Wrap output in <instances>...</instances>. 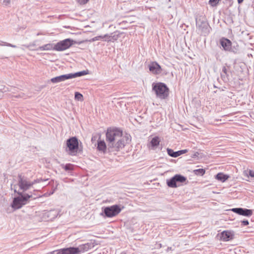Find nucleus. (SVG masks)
<instances>
[{
    "mask_svg": "<svg viewBox=\"0 0 254 254\" xmlns=\"http://www.w3.org/2000/svg\"><path fill=\"white\" fill-rule=\"evenodd\" d=\"M106 136L108 149L110 152L120 150L130 141L129 134H123L122 130L117 128H108Z\"/></svg>",
    "mask_w": 254,
    "mask_h": 254,
    "instance_id": "nucleus-1",
    "label": "nucleus"
},
{
    "mask_svg": "<svg viewBox=\"0 0 254 254\" xmlns=\"http://www.w3.org/2000/svg\"><path fill=\"white\" fill-rule=\"evenodd\" d=\"M42 181H43L42 180L37 179L31 182L27 179L20 177L18 179V184L12 185L11 188L14 190V192H17L18 194H20L22 192L29 190L35 183H39Z\"/></svg>",
    "mask_w": 254,
    "mask_h": 254,
    "instance_id": "nucleus-2",
    "label": "nucleus"
},
{
    "mask_svg": "<svg viewBox=\"0 0 254 254\" xmlns=\"http://www.w3.org/2000/svg\"><path fill=\"white\" fill-rule=\"evenodd\" d=\"M152 86V91L158 98L164 99L168 96L169 89L165 84L161 82L153 83Z\"/></svg>",
    "mask_w": 254,
    "mask_h": 254,
    "instance_id": "nucleus-3",
    "label": "nucleus"
},
{
    "mask_svg": "<svg viewBox=\"0 0 254 254\" xmlns=\"http://www.w3.org/2000/svg\"><path fill=\"white\" fill-rule=\"evenodd\" d=\"M88 73V72L87 70H83V71L75 72L74 73H69V74H64V75H60L59 76H57V77L52 78L51 79V81L53 83H59V82H60L62 81H64L66 79L74 78H76L77 77H79V76H81L83 75H85L87 74Z\"/></svg>",
    "mask_w": 254,
    "mask_h": 254,
    "instance_id": "nucleus-4",
    "label": "nucleus"
},
{
    "mask_svg": "<svg viewBox=\"0 0 254 254\" xmlns=\"http://www.w3.org/2000/svg\"><path fill=\"white\" fill-rule=\"evenodd\" d=\"M19 195L14 198L11 204V207L14 209L20 208L23 205L27 204L31 195L22 193L18 194Z\"/></svg>",
    "mask_w": 254,
    "mask_h": 254,
    "instance_id": "nucleus-5",
    "label": "nucleus"
},
{
    "mask_svg": "<svg viewBox=\"0 0 254 254\" xmlns=\"http://www.w3.org/2000/svg\"><path fill=\"white\" fill-rule=\"evenodd\" d=\"M66 151L71 155H74L78 149V142L77 139L72 137L66 141Z\"/></svg>",
    "mask_w": 254,
    "mask_h": 254,
    "instance_id": "nucleus-6",
    "label": "nucleus"
},
{
    "mask_svg": "<svg viewBox=\"0 0 254 254\" xmlns=\"http://www.w3.org/2000/svg\"><path fill=\"white\" fill-rule=\"evenodd\" d=\"M186 180L185 177L181 175H176L171 179L167 180L166 183L169 187L176 188L180 186V183H184Z\"/></svg>",
    "mask_w": 254,
    "mask_h": 254,
    "instance_id": "nucleus-7",
    "label": "nucleus"
},
{
    "mask_svg": "<svg viewBox=\"0 0 254 254\" xmlns=\"http://www.w3.org/2000/svg\"><path fill=\"white\" fill-rule=\"evenodd\" d=\"M220 44L223 50L225 51L237 53L239 50L238 46L236 45V46L232 47L231 41L227 38H222L220 39Z\"/></svg>",
    "mask_w": 254,
    "mask_h": 254,
    "instance_id": "nucleus-8",
    "label": "nucleus"
},
{
    "mask_svg": "<svg viewBox=\"0 0 254 254\" xmlns=\"http://www.w3.org/2000/svg\"><path fill=\"white\" fill-rule=\"evenodd\" d=\"M73 40L70 39L61 41L54 45V50L58 51L65 50L73 44Z\"/></svg>",
    "mask_w": 254,
    "mask_h": 254,
    "instance_id": "nucleus-9",
    "label": "nucleus"
},
{
    "mask_svg": "<svg viewBox=\"0 0 254 254\" xmlns=\"http://www.w3.org/2000/svg\"><path fill=\"white\" fill-rule=\"evenodd\" d=\"M121 211L119 205H114L104 208V212L107 217H112L118 215Z\"/></svg>",
    "mask_w": 254,
    "mask_h": 254,
    "instance_id": "nucleus-10",
    "label": "nucleus"
},
{
    "mask_svg": "<svg viewBox=\"0 0 254 254\" xmlns=\"http://www.w3.org/2000/svg\"><path fill=\"white\" fill-rule=\"evenodd\" d=\"M95 246L94 242H90L84 244L79 245L78 247H76L77 250V254H81L84 253L91 250Z\"/></svg>",
    "mask_w": 254,
    "mask_h": 254,
    "instance_id": "nucleus-11",
    "label": "nucleus"
},
{
    "mask_svg": "<svg viewBox=\"0 0 254 254\" xmlns=\"http://www.w3.org/2000/svg\"><path fill=\"white\" fill-rule=\"evenodd\" d=\"M77 252L76 247H69L54 251L51 254L56 253V254H78Z\"/></svg>",
    "mask_w": 254,
    "mask_h": 254,
    "instance_id": "nucleus-12",
    "label": "nucleus"
},
{
    "mask_svg": "<svg viewBox=\"0 0 254 254\" xmlns=\"http://www.w3.org/2000/svg\"><path fill=\"white\" fill-rule=\"evenodd\" d=\"M231 210L239 215L244 216H251L253 214V211L251 209L243 208H234Z\"/></svg>",
    "mask_w": 254,
    "mask_h": 254,
    "instance_id": "nucleus-13",
    "label": "nucleus"
},
{
    "mask_svg": "<svg viewBox=\"0 0 254 254\" xmlns=\"http://www.w3.org/2000/svg\"><path fill=\"white\" fill-rule=\"evenodd\" d=\"M149 70L153 74H158L161 72V67L156 62H152L149 64Z\"/></svg>",
    "mask_w": 254,
    "mask_h": 254,
    "instance_id": "nucleus-14",
    "label": "nucleus"
},
{
    "mask_svg": "<svg viewBox=\"0 0 254 254\" xmlns=\"http://www.w3.org/2000/svg\"><path fill=\"white\" fill-rule=\"evenodd\" d=\"M160 141V140L159 137L155 136L153 137L150 141L149 145L150 149L155 150L159 144Z\"/></svg>",
    "mask_w": 254,
    "mask_h": 254,
    "instance_id": "nucleus-15",
    "label": "nucleus"
},
{
    "mask_svg": "<svg viewBox=\"0 0 254 254\" xmlns=\"http://www.w3.org/2000/svg\"><path fill=\"white\" fill-rule=\"evenodd\" d=\"M233 235L231 232L224 231L221 233L220 239L224 241H228L232 238Z\"/></svg>",
    "mask_w": 254,
    "mask_h": 254,
    "instance_id": "nucleus-16",
    "label": "nucleus"
},
{
    "mask_svg": "<svg viewBox=\"0 0 254 254\" xmlns=\"http://www.w3.org/2000/svg\"><path fill=\"white\" fill-rule=\"evenodd\" d=\"M97 144L98 150L100 152L105 153L107 148H108V146H107L105 141L102 140H98Z\"/></svg>",
    "mask_w": 254,
    "mask_h": 254,
    "instance_id": "nucleus-17",
    "label": "nucleus"
},
{
    "mask_svg": "<svg viewBox=\"0 0 254 254\" xmlns=\"http://www.w3.org/2000/svg\"><path fill=\"white\" fill-rule=\"evenodd\" d=\"M196 24L198 28L201 29L202 32L204 33H206L207 32V30L208 28V24L206 22H201V24H199V21H197Z\"/></svg>",
    "mask_w": 254,
    "mask_h": 254,
    "instance_id": "nucleus-18",
    "label": "nucleus"
},
{
    "mask_svg": "<svg viewBox=\"0 0 254 254\" xmlns=\"http://www.w3.org/2000/svg\"><path fill=\"white\" fill-rule=\"evenodd\" d=\"M104 37H108V39H105V41L107 42H114L118 40L119 38V34H114L113 35H109L108 34L104 35Z\"/></svg>",
    "mask_w": 254,
    "mask_h": 254,
    "instance_id": "nucleus-19",
    "label": "nucleus"
},
{
    "mask_svg": "<svg viewBox=\"0 0 254 254\" xmlns=\"http://www.w3.org/2000/svg\"><path fill=\"white\" fill-rule=\"evenodd\" d=\"M39 49L41 51H50L54 50V45L52 44H47L42 46H40Z\"/></svg>",
    "mask_w": 254,
    "mask_h": 254,
    "instance_id": "nucleus-20",
    "label": "nucleus"
},
{
    "mask_svg": "<svg viewBox=\"0 0 254 254\" xmlns=\"http://www.w3.org/2000/svg\"><path fill=\"white\" fill-rule=\"evenodd\" d=\"M229 178V176L228 175L223 174V173H218L216 176V179L219 181H220L222 182H225Z\"/></svg>",
    "mask_w": 254,
    "mask_h": 254,
    "instance_id": "nucleus-21",
    "label": "nucleus"
},
{
    "mask_svg": "<svg viewBox=\"0 0 254 254\" xmlns=\"http://www.w3.org/2000/svg\"><path fill=\"white\" fill-rule=\"evenodd\" d=\"M74 98L76 100L79 101H83V95L77 92H76L75 93V96Z\"/></svg>",
    "mask_w": 254,
    "mask_h": 254,
    "instance_id": "nucleus-22",
    "label": "nucleus"
},
{
    "mask_svg": "<svg viewBox=\"0 0 254 254\" xmlns=\"http://www.w3.org/2000/svg\"><path fill=\"white\" fill-rule=\"evenodd\" d=\"M0 46H6L11 47H13V48L16 47V46L15 45H12L11 44H10V43H7L6 42H3L1 40H0Z\"/></svg>",
    "mask_w": 254,
    "mask_h": 254,
    "instance_id": "nucleus-23",
    "label": "nucleus"
},
{
    "mask_svg": "<svg viewBox=\"0 0 254 254\" xmlns=\"http://www.w3.org/2000/svg\"><path fill=\"white\" fill-rule=\"evenodd\" d=\"M104 37H105L104 35V36H96V37H95L90 39L89 40H88V41L90 42H94L95 41H98V40H102V39H103Z\"/></svg>",
    "mask_w": 254,
    "mask_h": 254,
    "instance_id": "nucleus-24",
    "label": "nucleus"
},
{
    "mask_svg": "<svg viewBox=\"0 0 254 254\" xmlns=\"http://www.w3.org/2000/svg\"><path fill=\"white\" fill-rule=\"evenodd\" d=\"M195 173L197 175L200 174L203 175L205 173V171L203 169H199L194 170Z\"/></svg>",
    "mask_w": 254,
    "mask_h": 254,
    "instance_id": "nucleus-25",
    "label": "nucleus"
},
{
    "mask_svg": "<svg viewBox=\"0 0 254 254\" xmlns=\"http://www.w3.org/2000/svg\"><path fill=\"white\" fill-rule=\"evenodd\" d=\"M219 1L220 0H210L209 2L211 6H214L218 4Z\"/></svg>",
    "mask_w": 254,
    "mask_h": 254,
    "instance_id": "nucleus-26",
    "label": "nucleus"
},
{
    "mask_svg": "<svg viewBox=\"0 0 254 254\" xmlns=\"http://www.w3.org/2000/svg\"><path fill=\"white\" fill-rule=\"evenodd\" d=\"M167 151L169 156L174 157L175 152L172 149H170V148H167Z\"/></svg>",
    "mask_w": 254,
    "mask_h": 254,
    "instance_id": "nucleus-27",
    "label": "nucleus"
},
{
    "mask_svg": "<svg viewBox=\"0 0 254 254\" xmlns=\"http://www.w3.org/2000/svg\"><path fill=\"white\" fill-rule=\"evenodd\" d=\"M10 3V0H1V3L2 5L7 6Z\"/></svg>",
    "mask_w": 254,
    "mask_h": 254,
    "instance_id": "nucleus-28",
    "label": "nucleus"
},
{
    "mask_svg": "<svg viewBox=\"0 0 254 254\" xmlns=\"http://www.w3.org/2000/svg\"><path fill=\"white\" fill-rule=\"evenodd\" d=\"M63 168H64L65 170H69L71 169L72 166L70 164H67L65 166L63 165Z\"/></svg>",
    "mask_w": 254,
    "mask_h": 254,
    "instance_id": "nucleus-29",
    "label": "nucleus"
},
{
    "mask_svg": "<svg viewBox=\"0 0 254 254\" xmlns=\"http://www.w3.org/2000/svg\"><path fill=\"white\" fill-rule=\"evenodd\" d=\"M49 215H54V216H56L58 215V212L56 210H51L49 212Z\"/></svg>",
    "mask_w": 254,
    "mask_h": 254,
    "instance_id": "nucleus-30",
    "label": "nucleus"
},
{
    "mask_svg": "<svg viewBox=\"0 0 254 254\" xmlns=\"http://www.w3.org/2000/svg\"><path fill=\"white\" fill-rule=\"evenodd\" d=\"M76 0L80 4H85L89 1V0Z\"/></svg>",
    "mask_w": 254,
    "mask_h": 254,
    "instance_id": "nucleus-31",
    "label": "nucleus"
},
{
    "mask_svg": "<svg viewBox=\"0 0 254 254\" xmlns=\"http://www.w3.org/2000/svg\"><path fill=\"white\" fill-rule=\"evenodd\" d=\"M242 224L244 226H247L249 225V223L248 220H243L242 221Z\"/></svg>",
    "mask_w": 254,
    "mask_h": 254,
    "instance_id": "nucleus-32",
    "label": "nucleus"
},
{
    "mask_svg": "<svg viewBox=\"0 0 254 254\" xmlns=\"http://www.w3.org/2000/svg\"><path fill=\"white\" fill-rule=\"evenodd\" d=\"M180 155H180V151H178L175 152L174 157H178V156H179Z\"/></svg>",
    "mask_w": 254,
    "mask_h": 254,
    "instance_id": "nucleus-33",
    "label": "nucleus"
},
{
    "mask_svg": "<svg viewBox=\"0 0 254 254\" xmlns=\"http://www.w3.org/2000/svg\"><path fill=\"white\" fill-rule=\"evenodd\" d=\"M249 175L252 177H254V172L252 170L249 171Z\"/></svg>",
    "mask_w": 254,
    "mask_h": 254,
    "instance_id": "nucleus-34",
    "label": "nucleus"
},
{
    "mask_svg": "<svg viewBox=\"0 0 254 254\" xmlns=\"http://www.w3.org/2000/svg\"><path fill=\"white\" fill-rule=\"evenodd\" d=\"M179 151L180 153V155H182L183 154L187 153L188 152V150L184 149V150H180Z\"/></svg>",
    "mask_w": 254,
    "mask_h": 254,
    "instance_id": "nucleus-35",
    "label": "nucleus"
},
{
    "mask_svg": "<svg viewBox=\"0 0 254 254\" xmlns=\"http://www.w3.org/2000/svg\"><path fill=\"white\" fill-rule=\"evenodd\" d=\"M239 3H242L244 0H237Z\"/></svg>",
    "mask_w": 254,
    "mask_h": 254,
    "instance_id": "nucleus-36",
    "label": "nucleus"
},
{
    "mask_svg": "<svg viewBox=\"0 0 254 254\" xmlns=\"http://www.w3.org/2000/svg\"><path fill=\"white\" fill-rule=\"evenodd\" d=\"M108 39V37H104L103 39H102V40L105 41V39Z\"/></svg>",
    "mask_w": 254,
    "mask_h": 254,
    "instance_id": "nucleus-37",
    "label": "nucleus"
},
{
    "mask_svg": "<svg viewBox=\"0 0 254 254\" xmlns=\"http://www.w3.org/2000/svg\"><path fill=\"white\" fill-rule=\"evenodd\" d=\"M244 174H245V175L248 176V174H247L246 171H245V172H244Z\"/></svg>",
    "mask_w": 254,
    "mask_h": 254,
    "instance_id": "nucleus-38",
    "label": "nucleus"
},
{
    "mask_svg": "<svg viewBox=\"0 0 254 254\" xmlns=\"http://www.w3.org/2000/svg\"><path fill=\"white\" fill-rule=\"evenodd\" d=\"M54 193V191H52L49 195L52 194Z\"/></svg>",
    "mask_w": 254,
    "mask_h": 254,
    "instance_id": "nucleus-39",
    "label": "nucleus"
}]
</instances>
